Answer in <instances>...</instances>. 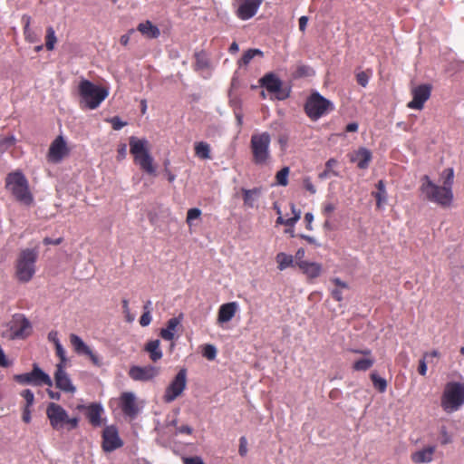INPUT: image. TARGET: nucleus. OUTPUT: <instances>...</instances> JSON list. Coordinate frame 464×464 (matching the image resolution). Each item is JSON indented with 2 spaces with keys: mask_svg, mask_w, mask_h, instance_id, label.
<instances>
[{
  "mask_svg": "<svg viewBox=\"0 0 464 464\" xmlns=\"http://www.w3.org/2000/svg\"><path fill=\"white\" fill-rule=\"evenodd\" d=\"M108 121L111 122L112 129L115 130H119L126 125V122L121 121V120L118 116L111 118L110 120H108Z\"/></svg>",
  "mask_w": 464,
  "mask_h": 464,
  "instance_id": "8fccbe9b",
  "label": "nucleus"
},
{
  "mask_svg": "<svg viewBox=\"0 0 464 464\" xmlns=\"http://www.w3.org/2000/svg\"><path fill=\"white\" fill-rule=\"evenodd\" d=\"M372 152L366 148H359L349 155L350 161L356 163L357 167L361 169L368 168L370 161L372 160Z\"/></svg>",
  "mask_w": 464,
  "mask_h": 464,
  "instance_id": "4be33fe9",
  "label": "nucleus"
},
{
  "mask_svg": "<svg viewBox=\"0 0 464 464\" xmlns=\"http://www.w3.org/2000/svg\"><path fill=\"white\" fill-rule=\"evenodd\" d=\"M337 164H338V161L333 158L328 160L325 163V169L330 170V173L335 177H337L339 174L336 171L333 170V168L335 167Z\"/></svg>",
  "mask_w": 464,
  "mask_h": 464,
  "instance_id": "4d7b16f0",
  "label": "nucleus"
},
{
  "mask_svg": "<svg viewBox=\"0 0 464 464\" xmlns=\"http://www.w3.org/2000/svg\"><path fill=\"white\" fill-rule=\"evenodd\" d=\"M195 155L201 160H208L211 158L210 146L205 141L196 142L194 145Z\"/></svg>",
  "mask_w": 464,
  "mask_h": 464,
  "instance_id": "7c9ffc66",
  "label": "nucleus"
},
{
  "mask_svg": "<svg viewBox=\"0 0 464 464\" xmlns=\"http://www.w3.org/2000/svg\"><path fill=\"white\" fill-rule=\"evenodd\" d=\"M271 136L268 132L254 133L250 139L252 161L257 166L268 165L271 160Z\"/></svg>",
  "mask_w": 464,
  "mask_h": 464,
  "instance_id": "39448f33",
  "label": "nucleus"
},
{
  "mask_svg": "<svg viewBox=\"0 0 464 464\" xmlns=\"http://www.w3.org/2000/svg\"><path fill=\"white\" fill-rule=\"evenodd\" d=\"M46 416L51 427L55 430H60L65 426L68 430H74L79 424L77 417L70 418L67 411L60 404L54 402H50L47 405Z\"/></svg>",
  "mask_w": 464,
  "mask_h": 464,
  "instance_id": "6e6552de",
  "label": "nucleus"
},
{
  "mask_svg": "<svg viewBox=\"0 0 464 464\" xmlns=\"http://www.w3.org/2000/svg\"><path fill=\"white\" fill-rule=\"evenodd\" d=\"M420 191L425 199L442 208H449L454 198L452 188L435 184L428 175L420 179Z\"/></svg>",
  "mask_w": 464,
  "mask_h": 464,
  "instance_id": "f257e3e1",
  "label": "nucleus"
},
{
  "mask_svg": "<svg viewBox=\"0 0 464 464\" xmlns=\"http://www.w3.org/2000/svg\"><path fill=\"white\" fill-rule=\"evenodd\" d=\"M352 352L354 353L362 354L365 357H372V351L370 349H363V350L353 349V350H352Z\"/></svg>",
  "mask_w": 464,
  "mask_h": 464,
  "instance_id": "338daca9",
  "label": "nucleus"
},
{
  "mask_svg": "<svg viewBox=\"0 0 464 464\" xmlns=\"http://www.w3.org/2000/svg\"><path fill=\"white\" fill-rule=\"evenodd\" d=\"M134 33V29L129 30V32L121 36L120 43L126 46L129 44L130 34Z\"/></svg>",
  "mask_w": 464,
  "mask_h": 464,
  "instance_id": "680f3d73",
  "label": "nucleus"
},
{
  "mask_svg": "<svg viewBox=\"0 0 464 464\" xmlns=\"http://www.w3.org/2000/svg\"><path fill=\"white\" fill-rule=\"evenodd\" d=\"M86 417L90 423L94 427L102 425V413L103 412L102 407L98 403H92L86 408Z\"/></svg>",
  "mask_w": 464,
  "mask_h": 464,
  "instance_id": "bb28decb",
  "label": "nucleus"
},
{
  "mask_svg": "<svg viewBox=\"0 0 464 464\" xmlns=\"http://www.w3.org/2000/svg\"><path fill=\"white\" fill-rule=\"evenodd\" d=\"M263 0H245L237 11V16L242 20H248L252 18L257 12Z\"/></svg>",
  "mask_w": 464,
  "mask_h": 464,
  "instance_id": "412c9836",
  "label": "nucleus"
},
{
  "mask_svg": "<svg viewBox=\"0 0 464 464\" xmlns=\"http://www.w3.org/2000/svg\"><path fill=\"white\" fill-rule=\"evenodd\" d=\"M78 92L81 98V106L89 110L98 108L109 95L106 88L96 85L85 79L80 82Z\"/></svg>",
  "mask_w": 464,
  "mask_h": 464,
  "instance_id": "f03ea898",
  "label": "nucleus"
},
{
  "mask_svg": "<svg viewBox=\"0 0 464 464\" xmlns=\"http://www.w3.org/2000/svg\"><path fill=\"white\" fill-rule=\"evenodd\" d=\"M435 450V446H428L411 453V459L416 464L430 462L433 459Z\"/></svg>",
  "mask_w": 464,
  "mask_h": 464,
  "instance_id": "a878e982",
  "label": "nucleus"
},
{
  "mask_svg": "<svg viewBox=\"0 0 464 464\" xmlns=\"http://www.w3.org/2000/svg\"><path fill=\"white\" fill-rule=\"evenodd\" d=\"M374 362L373 357L361 358L353 362V369L357 372H365L372 367Z\"/></svg>",
  "mask_w": 464,
  "mask_h": 464,
  "instance_id": "473e14b6",
  "label": "nucleus"
},
{
  "mask_svg": "<svg viewBox=\"0 0 464 464\" xmlns=\"http://www.w3.org/2000/svg\"><path fill=\"white\" fill-rule=\"evenodd\" d=\"M371 380L376 390L380 392H384L387 389V382L385 379L378 376L375 372L371 373Z\"/></svg>",
  "mask_w": 464,
  "mask_h": 464,
  "instance_id": "4c0bfd02",
  "label": "nucleus"
},
{
  "mask_svg": "<svg viewBox=\"0 0 464 464\" xmlns=\"http://www.w3.org/2000/svg\"><path fill=\"white\" fill-rule=\"evenodd\" d=\"M331 281L336 285V288L332 290L331 295L334 300L341 302L343 299L342 290L348 289V285L338 277H334Z\"/></svg>",
  "mask_w": 464,
  "mask_h": 464,
  "instance_id": "2f4dec72",
  "label": "nucleus"
},
{
  "mask_svg": "<svg viewBox=\"0 0 464 464\" xmlns=\"http://www.w3.org/2000/svg\"><path fill=\"white\" fill-rule=\"evenodd\" d=\"M441 444L446 445L451 442V436L449 434L445 426L440 429Z\"/></svg>",
  "mask_w": 464,
  "mask_h": 464,
  "instance_id": "6e6d98bb",
  "label": "nucleus"
},
{
  "mask_svg": "<svg viewBox=\"0 0 464 464\" xmlns=\"http://www.w3.org/2000/svg\"><path fill=\"white\" fill-rule=\"evenodd\" d=\"M243 202L246 208H253L256 206V201L262 194L261 188H254L251 189L241 188Z\"/></svg>",
  "mask_w": 464,
  "mask_h": 464,
  "instance_id": "c85d7f7f",
  "label": "nucleus"
},
{
  "mask_svg": "<svg viewBox=\"0 0 464 464\" xmlns=\"http://www.w3.org/2000/svg\"><path fill=\"white\" fill-rule=\"evenodd\" d=\"M432 87L424 83L411 89L412 100L408 102L407 107L413 110H421L425 102L430 99Z\"/></svg>",
  "mask_w": 464,
  "mask_h": 464,
  "instance_id": "4468645a",
  "label": "nucleus"
},
{
  "mask_svg": "<svg viewBox=\"0 0 464 464\" xmlns=\"http://www.w3.org/2000/svg\"><path fill=\"white\" fill-rule=\"evenodd\" d=\"M14 379L20 384H32L35 386H41L44 384L49 387L53 385V381L50 376L42 371V369L36 363L33 365L32 372L16 374L14 376Z\"/></svg>",
  "mask_w": 464,
  "mask_h": 464,
  "instance_id": "9b49d317",
  "label": "nucleus"
},
{
  "mask_svg": "<svg viewBox=\"0 0 464 464\" xmlns=\"http://www.w3.org/2000/svg\"><path fill=\"white\" fill-rule=\"evenodd\" d=\"M238 453L241 457H245L247 453V440L244 436L239 439Z\"/></svg>",
  "mask_w": 464,
  "mask_h": 464,
  "instance_id": "864d4df0",
  "label": "nucleus"
},
{
  "mask_svg": "<svg viewBox=\"0 0 464 464\" xmlns=\"http://www.w3.org/2000/svg\"><path fill=\"white\" fill-rule=\"evenodd\" d=\"M137 30L146 38L156 39L160 36V31L158 26L147 20L138 24Z\"/></svg>",
  "mask_w": 464,
  "mask_h": 464,
  "instance_id": "c756f323",
  "label": "nucleus"
},
{
  "mask_svg": "<svg viewBox=\"0 0 464 464\" xmlns=\"http://www.w3.org/2000/svg\"><path fill=\"white\" fill-rule=\"evenodd\" d=\"M303 186L310 194L314 195L316 193V188L309 177L303 179Z\"/></svg>",
  "mask_w": 464,
  "mask_h": 464,
  "instance_id": "3c124183",
  "label": "nucleus"
},
{
  "mask_svg": "<svg viewBox=\"0 0 464 464\" xmlns=\"http://www.w3.org/2000/svg\"><path fill=\"white\" fill-rule=\"evenodd\" d=\"M276 260L278 264L277 267L279 270H285L289 266H294V258L291 255H286L285 253H279L276 255Z\"/></svg>",
  "mask_w": 464,
  "mask_h": 464,
  "instance_id": "72a5a7b5",
  "label": "nucleus"
},
{
  "mask_svg": "<svg viewBox=\"0 0 464 464\" xmlns=\"http://www.w3.org/2000/svg\"><path fill=\"white\" fill-rule=\"evenodd\" d=\"M358 124L356 122H351L346 125L345 131L346 132H355L358 130Z\"/></svg>",
  "mask_w": 464,
  "mask_h": 464,
  "instance_id": "774afa93",
  "label": "nucleus"
},
{
  "mask_svg": "<svg viewBox=\"0 0 464 464\" xmlns=\"http://www.w3.org/2000/svg\"><path fill=\"white\" fill-rule=\"evenodd\" d=\"M151 320L152 316L150 311H144L140 318V324L142 327L148 326L151 323Z\"/></svg>",
  "mask_w": 464,
  "mask_h": 464,
  "instance_id": "603ef678",
  "label": "nucleus"
},
{
  "mask_svg": "<svg viewBox=\"0 0 464 464\" xmlns=\"http://www.w3.org/2000/svg\"><path fill=\"white\" fill-rule=\"evenodd\" d=\"M195 60L196 70H204L209 65L208 59L203 52L195 53Z\"/></svg>",
  "mask_w": 464,
  "mask_h": 464,
  "instance_id": "ea45409f",
  "label": "nucleus"
},
{
  "mask_svg": "<svg viewBox=\"0 0 464 464\" xmlns=\"http://www.w3.org/2000/svg\"><path fill=\"white\" fill-rule=\"evenodd\" d=\"M146 140H140L136 137L130 138V151L133 155L134 162L148 174H155L153 158L150 156Z\"/></svg>",
  "mask_w": 464,
  "mask_h": 464,
  "instance_id": "0eeeda50",
  "label": "nucleus"
},
{
  "mask_svg": "<svg viewBox=\"0 0 464 464\" xmlns=\"http://www.w3.org/2000/svg\"><path fill=\"white\" fill-rule=\"evenodd\" d=\"M192 431L193 429L190 426L182 425L177 428L176 433L190 435L192 434Z\"/></svg>",
  "mask_w": 464,
  "mask_h": 464,
  "instance_id": "052dcab7",
  "label": "nucleus"
},
{
  "mask_svg": "<svg viewBox=\"0 0 464 464\" xmlns=\"http://www.w3.org/2000/svg\"><path fill=\"white\" fill-rule=\"evenodd\" d=\"M21 396L25 400V406L31 408L34 401V395L33 392L29 389L24 390L21 393Z\"/></svg>",
  "mask_w": 464,
  "mask_h": 464,
  "instance_id": "de8ad7c7",
  "label": "nucleus"
},
{
  "mask_svg": "<svg viewBox=\"0 0 464 464\" xmlns=\"http://www.w3.org/2000/svg\"><path fill=\"white\" fill-rule=\"evenodd\" d=\"M202 354L205 358H207L208 360L209 361H212L216 358L217 356V349L214 345L212 344H206L204 347H203V350H202Z\"/></svg>",
  "mask_w": 464,
  "mask_h": 464,
  "instance_id": "c03bdc74",
  "label": "nucleus"
},
{
  "mask_svg": "<svg viewBox=\"0 0 464 464\" xmlns=\"http://www.w3.org/2000/svg\"><path fill=\"white\" fill-rule=\"evenodd\" d=\"M120 406L122 412L130 418L136 417L139 408L136 403V398L132 392H123L120 398Z\"/></svg>",
  "mask_w": 464,
  "mask_h": 464,
  "instance_id": "aec40b11",
  "label": "nucleus"
},
{
  "mask_svg": "<svg viewBox=\"0 0 464 464\" xmlns=\"http://www.w3.org/2000/svg\"><path fill=\"white\" fill-rule=\"evenodd\" d=\"M290 173L289 167L282 168L276 175V183L280 186L285 187L288 185V176Z\"/></svg>",
  "mask_w": 464,
  "mask_h": 464,
  "instance_id": "58836bf2",
  "label": "nucleus"
},
{
  "mask_svg": "<svg viewBox=\"0 0 464 464\" xmlns=\"http://www.w3.org/2000/svg\"><path fill=\"white\" fill-rule=\"evenodd\" d=\"M464 404V383L450 382L445 385L440 405L448 413L458 411Z\"/></svg>",
  "mask_w": 464,
  "mask_h": 464,
  "instance_id": "423d86ee",
  "label": "nucleus"
},
{
  "mask_svg": "<svg viewBox=\"0 0 464 464\" xmlns=\"http://www.w3.org/2000/svg\"><path fill=\"white\" fill-rule=\"evenodd\" d=\"M256 55L263 56V52L259 49H248L239 60V65H247Z\"/></svg>",
  "mask_w": 464,
  "mask_h": 464,
  "instance_id": "c9c22d12",
  "label": "nucleus"
},
{
  "mask_svg": "<svg viewBox=\"0 0 464 464\" xmlns=\"http://www.w3.org/2000/svg\"><path fill=\"white\" fill-rule=\"evenodd\" d=\"M314 220V216L312 213L308 212L304 215V221L306 222V228L308 230L312 229V222Z\"/></svg>",
  "mask_w": 464,
  "mask_h": 464,
  "instance_id": "69168bd1",
  "label": "nucleus"
},
{
  "mask_svg": "<svg viewBox=\"0 0 464 464\" xmlns=\"http://www.w3.org/2000/svg\"><path fill=\"white\" fill-rule=\"evenodd\" d=\"M187 386V370L182 368L165 389L163 401L170 403L179 397Z\"/></svg>",
  "mask_w": 464,
  "mask_h": 464,
  "instance_id": "f8f14e48",
  "label": "nucleus"
},
{
  "mask_svg": "<svg viewBox=\"0 0 464 464\" xmlns=\"http://www.w3.org/2000/svg\"><path fill=\"white\" fill-rule=\"evenodd\" d=\"M376 188L378 191L372 192V196L376 199L377 207L380 208L382 203L386 200V189L384 182L382 180H379L378 183L376 184Z\"/></svg>",
  "mask_w": 464,
  "mask_h": 464,
  "instance_id": "f704fd0d",
  "label": "nucleus"
},
{
  "mask_svg": "<svg viewBox=\"0 0 464 464\" xmlns=\"http://www.w3.org/2000/svg\"><path fill=\"white\" fill-rule=\"evenodd\" d=\"M183 464H204L199 457L183 458Z\"/></svg>",
  "mask_w": 464,
  "mask_h": 464,
  "instance_id": "bf43d9fd",
  "label": "nucleus"
},
{
  "mask_svg": "<svg viewBox=\"0 0 464 464\" xmlns=\"http://www.w3.org/2000/svg\"><path fill=\"white\" fill-rule=\"evenodd\" d=\"M371 76V72L369 71H362L356 74V80L358 84H360L362 87H366V85L369 82V79Z\"/></svg>",
  "mask_w": 464,
  "mask_h": 464,
  "instance_id": "a18cd8bd",
  "label": "nucleus"
},
{
  "mask_svg": "<svg viewBox=\"0 0 464 464\" xmlns=\"http://www.w3.org/2000/svg\"><path fill=\"white\" fill-rule=\"evenodd\" d=\"M295 265L309 278H316L322 273V266L316 262L295 261Z\"/></svg>",
  "mask_w": 464,
  "mask_h": 464,
  "instance_id": "b1692460",
  "label": "nucleus"
},
{
  "mask_svg": "<svg viewBox=\"0 0 464 464\" xmlns=\"http://www.w3.org/2000/svg\"><path fill=\"white\" fill-rule=\"evenodd\" d=\"M418 372L421 376H425L427 373V362L426 359H424V356L419 361Z\"/></svg>",
  "mask_w": 464,
  "mask_h": 464,
  "instance_id": "13d9d810",
  "label": "nucleus"
},
{
  "mask_svg": "<svg viewBox=\"0 0 464 464\" xmlns=\"http://www.w3.org/2000/svg\"><path fill=\"white\" fill-rule=\"evenodd\" d=\"M57 42V38L55 36V32L52 26L46 28V35H45V47L48 51H52L54 49V45Z\"/></svg>",
  "mask_w": 464,
  "mask_h": 464,
  "instance_id": "e433bc0d",
  "label": "nucleus"
},
{
  "mask_svg": "<svg viewBox=\"0 0 464 464\" xmlns=\"http://www.w3.org/2000/svg\"><path fill=\"white\" fill-rule=\"evenodd\" d=\"M5 188L17 201L27 206L33 203L34 198L29 189L28 180L22 171L9 173L5 178Z\"/></svg>",
  "mask_w": 464,
  "mask_h": 464,
  "instance_id": "20e7f679",
  "label": "nucleus"
},
{
  "mask_svg": "<svg viewBox=\"0 0 464 464\" xmlns=\"http://www.w3.org/2000/svg\"><path fill=\"white\" fill-rule=\"evenodd\" d=\"M259 84L268 92L275 94L276 99L284 101L290 95V89L283 86V82L273 72L265 74L260 80Z\"/></svg>",
  "mask_w": 464,
  "mask_h": 464,
  "instance_id": "9d476101",
  "label": "nucleus"
},
{
  "mask_svg": "<svg viewBox=\"0 0 464 464\" xmlns=\"http://www.w3.org/2000/svg\"><path fill=\"white\" fill-rule=\"evenodd\" d=\"M55 352L56 355L60 358V362L63 363V367H65L66 362V357H65V351L62 344L60 343L59 340H55Z\"/></svg>",
  "mask_w": 464,
  "mask_h": 464,
  "instance_id": "49530a36",
  "label": "nucleus"
},
{
  "mask_svg": "<svg viewBox=\"0 0 464 464\" xmlns=\"http://www.w3.org/2000/svg\"><path fill=\"white\" fill-rule=\"evenodd\" d=\"M123 441L119 436L118 429L111 425L104 428L102 431V449L106 452H111L122 447Z\"/></svg>",
  "mask_w": 464,
  "mask_h": 464,
  "instance_id": "2eb2a0df",
  "label": "nucleus"
},
{
  "mask_svg": "<svg viewBox=\"0 0 464 464\" xmlns=\"http://www.w3.org/2000/svg\"><path fill=\"white\" fill-rule=\"evenodd\" d=\"M70 342L78 354H84L89 357L91 362L97 367L102 365V359L95 353L78 335L72 334L70 335Z\"/></svg>",
  "mask_w": 464,
  "mask_h": 464,
  "instance_id": "dca6fc26",
  "label": "nucleus"
},
{
  "mask_svg": "<svg viewBox=\"0 0 464 464\" xmlns=\"http://www.w3.org/2000/svg\"><path fill=\"white\" fill-rule=\"evenodd\" d=\"M38 252L35 249H22L14 264V276L20 283H28L36 272Z\"/></svg>",
  "mask_w": 464,
  "mask_h": 464,
  "instance_id": "7ed1b4c3",
  "label": "nucleus"
},
{
  "mask_svg": "<svg viewBox=\"0 0 464 464\" xmlns=\"http://www.w3.org/2000/svg\"><path fill=\"white\" fill-rule=\"evenodd\" d=\"M22 419L25 423H29L31 421V410L28 407H24L23 411Z\"/></svg>",
  "mask_w": 464,
  "mask_h": 464,
  "instance_id": "e2e57ef3",
  "label": "nucleus"
},
{
  "mask_svg": "<svg viewBox=\"0 0 464 464\" xmlns=\"http://www.w3.org/2000/svg\"><path fill=\"white\" fill-rule=\"evenodd\" d=\"M336 208H337V204L335 202H333V201H330V200H325L322 204V210L321 211H322V214L326 218H331Z\"/></svg>",
  "mask_w": 464,
  "mask_h": 464,
  "instance_id": "a19ab883",
  "label": "nucleus"
},
{
  "mask_svg": "<svg viewBox=\"0 0 464 464\" xmlns=\"http://www.w3.org/2000/svg\"><path fill=\"white\" fill-rule=\"evenodd\" d=\"M181 317H182V314H180L179 317L170 318L167 322L166 327L160 329V336L163 340L171 341V342L174 340L177 328L181 324Z\"/></svg>",
  "mask_w": 464,
  "mask_h": 464,
  "instance_id": "393cba45",
  "label": "nucleus"
},
{
  "mask_svg": "<svg viewBox=\"0 0 464 464\" xmlns=\"http://www.w3.org/2000/svg\"><path fill=\"white\" fill-rule=\"evenodd\" d=\"M54 382L56 388L68 393H74L76 391L75 386L72 384L68 373L64 371L63 363L56 364L54 372Z\"/></svg>",
  "mask_w": 464,
  "mask_h": 464,
  "instance_id": "f3484780",
  "label": "nucleus"
},
{
  "mask_svg": "<svg viewBox=\"0 0 464 464\" xmlns=\"http://www.w3.org/2000/svg\"><path fill=\"white\" fill-rule=\"evenodd\" d=\"M9 327L13 338L24 339L32 333L31 323L21 314L13 316Z\"/></svg>",
  "mask_w": 464,
  "mask_h": 464,
  "instance_id": "ddd939ff",
  "label": "nucleus"
},
{
  "mask_svg": "<svg viewBox=\"0 0 464 464\" xmlns=\"http://www.w3.org/2000/svg\"><path fill=\"white\" fill-rule=\"evenodd\" d=\"M201 215V210L199 208H190L188 210V213H187V223L188 225L191 224V221L194 220V219H197L200 217Z\"/></svg>",
  "mask_w": 464,
  "mask_h": 464,
  "instance_id": "09e8293b",
  "label": "nucleus"
},
{
  "mask_svg": "<svg viewBox=\"0 0 464 464\" xmlns=\"http://www.w3.org/2000/svg\"><path fill=\"white\" fill-rule=\"evenodd\" d=\"M333 110V103L318 92L313 93L307 99L304 105L305 113L313 121L318 120L323 115Z\"/></svg>",
  "mask_w": 464,
  "mask_h": 464,
  "instance_id": "1a4fd4ad",
  "label": "nucleus"
},
{
  "mask_svg": "<svg viewBox=\"0 0 464 464\" xmlns=\"http://www.w3.org/2000/svg\"><path fill=\"white\" fill-rule=\"evenodd\" d=\"M69 153V150L67 148L66 142L64 141L62 136H58L52 143L48 151V160L58 163L60 162L67 154Z\"/></svg>",
  "mask_w": 464,
  "mask_h": 464,
  "instance_id": "a211bd4d",
  "label": "nucleus"
},
{
  "mask_svg": "<svg viewBox=\"0 0 464 464\" xmlns=\"http://www.w3.org/2000/svg\"><path fill=\"white\" fill-rule=\"evenodd\" d=\"M24 34L25 40L29 43H35L38 41L37 35L31 28L24 30Z\"/></svg>",
  "mask_w": 464,
  "mask_h": 464,
  "instance_id": "5fc2aeb1",
  "label": "nucleus"
},
{
  "mask_svg": "<svg viewBox=\"0 0 464 464\" xmlns=\"http://www.w3.org/2000/svg\"><path fill=\"white\" fill-rule=\"evenodd\" d=\"M143 350L149 354L150 361L153 362L160 361L163 356V353L160 349V341L159 339L148 341Z\"/></svg>",
  "mask_w": 464,
  "mask_h": 464,
  "instance_id": "cd10ccee",
  "label": "nucleus"
},
{
  "mask_svg": "<svg viewBox=\"0 0 464 464\" xmlns=\"http://www.w3.org/2000/svg\"><path fill=\"white\" fill-rule=\"evenodd\" d=\"M442 175H443V178H444L443 185L445 187L452 188L453 179H454V170H453V169L452 168H448V169H444L443 172H442Z\"/></svg>",
  "mask_w": 464,
  "mask_h": 464,
  "instance_id": "37998d69",
  "label": "nucleus"
},
{
  "mask_svg": "<svg viewBox=\"0 0 464 464\" xmlns=\"http://www.w3.org/2000/svg\"><path fill=\"white\" fill-rule=\"evenodd\" d=\"M237 308V302H229L220 305L218 313V322L219 324L229 322L235 316Z\"/></svg>",
  "mask_w": 464,
  "mask_h": 464,
  "instance_id": "5701e85b",
  "label": "nucleus"
},
{
  "mask_svg": "<svg viewBox=\"0 0 464 464\" xmlns=\"http://www.w3.org/2000/svg\"><path fill=\"white\" fill-rule=\"evenodd\" d=\"M308 18L307 16H301L299 18L298 24H299V30L301 32H304L307 26Z\"/></svg>",
  "mask_w": 464,
  "mask_h": 464,
  "instance_id": "0e129e2a",
  "label": "nucleus"
},
{
  "mask_svg": "<svg viewBox=\"0 0 464 464\" xmlns=\"http://www.w3.org/2000/svg\"><path fill=\"white\" fill-rule=\"evenodd\" d=\"M159 374V369L152 365L131 366L129 371V376L134 381L147 382L155 378Z\"/></svg>",
  "mask_w": 464,
  "mask_h": 464,
  "instance_id": "6ab92c4d",
  "label": "nucleus"
},
{
  "mask_svg": "<svg viewBox=\"0 0 464 464\" xmlns=\"http://www.w3.org/2000/svg\"><path fill=\"white\" fill-rule=\"evenodd\" d=\"M276 213L279 215L277 219H276V224L285 225V226L293 227L295 225V223L298 221V217L297 216L296 217H292V218H287V219H285L281 216V211H280L279 208H276Z\"/></svg>",
  "mask_w": 464,
  "mask_h": 464,
  "instance_id": "79ce46f5",
  "label": "nucleus"
}]
</instances>
